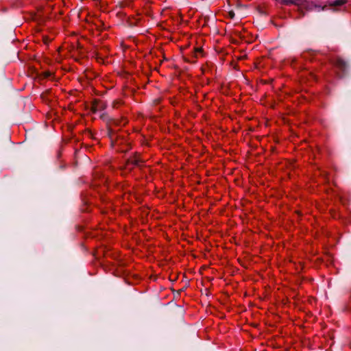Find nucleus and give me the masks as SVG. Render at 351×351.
<instances>
[{
  "instance_id": "obj_5",
  "label": "nucleus",
  "mask_w": 351,
  "mask_h": 351,
  "mask_svg": "<svg viewBox=\"0 0 351 351\" xmlns=\"http://www.w3.org/2000/svg\"><path fill=\"white\" fill-rule=\"evenodd\" d=\"M136 155H133V157L130 160L132 163L136 166H138L141 161L136 158Z\"/></svg>"
},
{
  "instance_id": "obj_6",
  "label": "nucleus",
  "mask_w": 351,
  "mask_h": 351,
  "mask_svg": "<svg viewBox=\"0 0 351 351\" xmlns=\"http://www.w3.org/2000/svg\"><path fill=\"white\" fill-rule=\"evenodd\" d=\"M51 73L49 72H45L44 73V76L45 77H48L49 76H50Z\"/></svg>"
},
{
  "instance_id": "obj_1",
  "label": "nucleus",
  "mask_w": 351,
  "mask_h": 351,
  "mask_svg": "<svg viewBox=\"0 0 351 351\" xmlns=\"http://www.w3.org/2000/svg\"><path fill=\"white\" fill-rule=\"evenodd\" d=\"M335 66L342 71V73H345L347 67V64L346 62L341 58H337L335 62Z\"/></svg>"
},
{
  "instance_id": "obj_7",
  "label": "nucleus",
  "mask_w": 351,
  "mask_h": 351,
  "mask_svg": "<svg viewBox=\"0 0 351 351\" xmlns=\"http://www.w3.org/2000/svg\"><path fill=\"white\" fill-rule=\"evenodd\" d=\"M229 16L230 18L232 19L234 16V13L232 11H231L229 12Z\"/></svg>"
},
{
  "instance_id": "obj_2",
  "label": "nucleus",
  "mask_w": 351,
  "mask_h": 351,
  "mask_svg": "<svg viewBox=\"0 0 351 351\" xmlns=\"http://www.w3.org/2000/svg\"><path fill=\"white\" fill-rule=\"evenodd\" d=\"M103 108V104L99 101H95L92 104V110L95 112Z\"/></svg>"
},
{
  "instance_id": "obj_3",
  "label": "nucleus",
  "mask_w": 351,
  "mask_h": 351,
  "mask_svg": "<svg viewBox=\"0 0 351 351\" xmlns=\"http://www.w3.org/2000/svg\"><path fill=\"white\" fill-rule=\"evenodd\" d=\"M346 2V0H330L332 5H341Z\"/></svg>"
},
{
  "instance_id": "obj_4",
  "label": "nucleus",
  "mask_w": 351,
  "mask_h": 351,
  "mask_svg": "<svg viewBox=\"0 0 351 351\" xmlns=\"http://www.w3.org/2000/svg\"><path fill=\"white\" fill-rule=\"evenodd\" d=\"M282 3L286 5L289 4H298L300 2V0H282Z\"/></svg>"
}]
</instances>
